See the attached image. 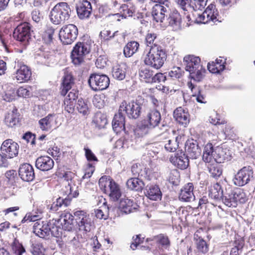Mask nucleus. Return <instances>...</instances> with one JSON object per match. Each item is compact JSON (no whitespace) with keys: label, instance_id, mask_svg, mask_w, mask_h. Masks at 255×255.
<instances>
[{"label":"nucleus","instance_id":"f257e3e1","mask_svg":"<svg viewBox=\"0 0 255 255\" xmlns=\"http://www.w3.org/2000/svg\"><path fill=\"white\" fill-rule=\"evenodd\" d=\"M161 114L156 110H150L144 120V124H141L135 129V132L139 136H143L148 132V129L156 128L159 130L160 133L168 129V126L164 121L161 122Z\"/></svg>","mask_w":255,"mask_h":255},{"label":"nucleus","instance_id":"f03ea898","mask_svg":"<svg viewBox=\"0 0 255 255\" xmlns=\"http://www.w3.org/2000/svg\"><path fill=\"white\" fill-rule=\"evenodd\" d=\"M231 157L230 151L227 148L220 146L214 148L212 143H208L204 147L202 158L207 163L214 161L219 163L230 160Z\"/></svg>","mask_w":255,"mask_h":255},{"label":"nucleus","instance_id":"7ed1b4c3","mask_svg":"<svg viewBox=\"0 0 255 255\" xmlns=\"http://www.w3.org/2000/svg\"><path fill=\"white\" fill-rule=\"evenodd\" d=\"M166 59V54L161 46H151L144 59L145 65L156 69L160 68Z\"/></svg>","mask_w":255,"mask_h":255},{"label":"nucleus","instance_id":"20e7f679","mask_svg":"<svg viewBox=\"0 0 255 255\" xmlns=\"http://www.w3.org/2000/svg\"><path fill=\"white\" fill-rule=\"evenodd\" d=\"M71 14L70 7L67 2H59L50 12V20L54 24L64 23L69 19Z\"/></svg>","mask_w":255,"mask_h":255},{"label":"nucleus","instance_id":"39448f33","mask_svg":"<svg viewBox=\"0 0 255 255\" xmlns=\"http://www.w3.org/2000/svg\"><path fill=\"white\" fill-rule=\"evenodd\" d=\"M248 198L246 193L241 189L233 192L230 187L226 189L224 203L228 207H236L237 202L244 203Z\"/></svg>","mask_w":255,"mask_h":255},{"label":"nucleus","instance_id":"423d86ee","mask_svg":"<svg viewBox=\"0 0 255 255\" xmlns=\"http://www.w3.org/2000/svg\"><path fill=\"white\" fill-rule=\"evenodd\" d=\"M90 46L87 43L78 42L71 52L72 62L75 65H80L84 61L86 55L89 53Z\"/></svg>","mask_w":255,"mask_h":255},{"label":"nucleus","instance_id":"0eeeda50","mask_svg":"<svg viewBox=\"0 0 255 255\" xmlns=\"http://www.w3.org/2000/svg\"><path fill=\"white\" fill-rule=\"evenodd\" d=\"M88 83L93 91H102L109 87L110 79L105 74H92L89 78Z\"/></svg>","mask_w":255,"mask_h":255},{"label":"nucleus","instance_id":"6e6552de","mask_svg":"<svg viewBox=\"0 0 255 255\" xmlns=\"http://www.w3.org/2000/svg\"><path fill=\"white\" fill-rule=\"evenodd\" d=\"M105 183L109 185L108 190L106 194H108L113 201H117L121 196L119 185L113 179L104 176L99 179V187L105 189Z\"/></svg>","mask_w":255,"mask_h":255},{"label":"nucleus","instance_id":"1a4fd4ad","mask_svg":"<svg viewBox=\"0 0 255 255\" xmlns=\"http://www.w3.org/2000/svg\"><path fill=\"white\" fill-rule=\"evenodd\" d=\"M75 217L76 226L79 231L89 232L93 227V222L89 215L84 211H77L74 213Z\"/></svg>","mask_w":255,"mask_h":255},{"label":"nucleus","instance_id":"9d476101","mask_svg":"<svg viewBox=\"0 0 255 255\" xmlns=\"http://www.w3.org/2000/svg\"><path fill=\"white\" fill-rule=\"evenodd\" d=\"M78 28L74 24H68L63 26L59 31V38L64 44H71L77 38Z\"/></svg>","mask_w":255,"mask_h":255},{"label":"nucleus","instance_id":"9b49d317","mask_svg":"<svg viewBox=\"0 0 255 255\" xmlns=\"http://www.w3.org/2000/svg\"><path fill=\"white\" fill-rule=\"evenodd\" d=\"M253 171L251 166H245L241 169L233 179L234 184L238 186L246 185L253 178Z\"/></svg>","mask_w":255,"mask_h":255},{"label":"nucleus","instance_id":"f8f14e48","mask_svg":"<svg viewBox=\"0 0 255 255\" xmlns=\"http://www.w3.org/2000/svg\"><path fill=\"white\" fill-rule=\"evenodd\" d=\"M31 28L29 24L24 22L19 24L14 30L13 37L26 45L30 39Z\"/></svg>","mask_w":255,"mask_h":255},{"label":"nucleus","instance_id":"ddd939ff","mask_svg":"<svg viewBox=\"0 0 255 255\" xmlns=\"http://www.w3.org/2000/svg\"><path fill=\"white\" fill-rule=\"evenodd\" d=\"M120 111L125 112L127 116L130 119H136L141 114V106L136 102L131 101L128 103L124 101L121 104Z\"/></svg>","mask_w":255,"mask_h":255},{"label":"nucleus","instance_id":"4468645a","mask_svg":"<svg viewBox=\"0 0 255 255\" xmlns=\"http://www.w3.org/2000/svg\"><path fill=\"white\" fill-rule=\"evenodd\" d=\"M68 189H67V191H65L67 196L65 198L59 197L57 199L56 202H53L50 208V209L53 211H57L58 208L62 206L67 207L70 205L72 198L76 197L79 195V192L77 190H75L74 192L72 191V187L70 186L69 183H68Z\"/></svg>","mask_w":255,"mask_h":255},{"label":"nucleus","instance_id":"2eb2a0df","mask_svg":"<svg viewBox=\"0 0 255 255\" xmlns=\"http://www.w3.org/2000/svg\"><path fill=\"white\" fill-rule=\"evenodd\" d=\"M19 148V146L17 142L11 139H7L2 143L0 150L8 159H11L18 155Z\"/></svg>","mask_w":255,"mask_h":255},{"label":"nucleus","instance_id":"dca6fc26","mask_svg":"<svg viewBox=\"0 0 255 255\" xmlns=\"http://www.w3.org/2000/svg\"><path fill=\"white\" fill-rule=\"evenodd\" d=\"M170 5L166 4H155L152 8L151 14L153 19L157 22H163L165 18L170 12Z\"/></svg>","mask_w":255,"mask_h":255},{"label":"nucleus","instance_id":"f3484780","mask_svg":"<svg viewBox=\"0 0 255 255\" xmlns=\"http://www.w3.org/2000/svg\"><path fill=\"white\" fill-rule=\"evenodd\" d=\"M74 217L69 212L62 213L60 218L57 221L55 220L54 224L57 222L60 224L64 230L72 231L75 228Z\"/></svg>","mask_w":255,"mask_h":255},{"label":"nucleus","instance_id":"a211bd4d","mask_svg":"<svg viewBox=\"0 0 255 255\" xmlns=\"http://www.w3.org/2000/svg\"><path fill=\"white\" fill-rule=\"evenodd\" d=\"M186 155L190 158L196 159L201 154V149L196 140H188L185 145Z\"/></svg>","mask_w":255,"mask_h":255},{"label":"nucleus","instance_id":"6ab92c4d","mask_svg":"<svg viewBox=\"0 0 255 255\" xmlns=\"http://www.w3.org/2000/svg\"><path fill=\"white\" fill-rule=\"evenodd\" d=\"M18 174L22 180L26 182L32 181L35 177L34 169L28 163H23L20 165Z\"/></svg>","mask_w":255,"mask_h":255},{"label":"nucleus","instance_id":"aec40b11","mask_svg":"<svg viewBox=\"0 0 255 255\" xmlns=\"http://www.w3.org/2000/svg\"><path fill=\"white\" fill-rule=\"evenodd\" d=\"M31 77V70L25 65L20 66L12 76L13 79H15L19 83L27 82L30 80Z\"/></svg>","mask_w":255,"mask_h":255},{"label":"nucleus","instance_id":"412c9836","mask_svg":"<svg viewBox=\"0 0 255 255\" xmlns=\"http://www.w3.org/2000/svg\"><path fill=\"white\" fill-rule=\"evenodd\" d=\"M171 162L181 169H186L189 164V157L185 153L181 152L175 154L170 158Z\"/></svg>","mask_w":255,"mask_h":255},{"label":"nucleus","instance_id":"4be33fe9","mask_svg":"<svg viewBox=\"0 0 255 255\" xmlns=\"http://www.w3.org/2000/svg\"><path fill=\"white\" fill-rule=\"evenodd\" d=\"M33 227V233L39 237L41 238L50 237L49 224L44 223L43 221H38L34 224Z\"/></svg>","mask_w":255,"mask_h":255},{"label":"nucleus","instance_id":"5701e85b","mask_svg":"<svg viewBox=\"0 0 255 255\" xmlns=\"http://www.w3.org/2000/svg\"><path fill=\"white\" fill-rule=\"evenodd\" d=\"M144 194L149 199L153 201L160 200L162 198L160 189L156 184L146 185L144 189Z\"/></svg>","mask_w":255,"mask_h":255},{"label":"nucleus","instance_id":"b1692460","mask_svg":"<svg viewBox=\"0 0 255 255\" xmlns=\"http://www.w3.org/2000/svg\"><path fill=\"white\" fill-rule=\"evenodd\" d=\"M173 116L175 120L184 127H186L189 123V114L186 109L181 107L177 108L174 111Z\"/></svg>","mask_w":255,"mask_h":255},{"label":"nucleus","instance_id":"393cba45","mask_svg":"<svg viewBox=\"0 0 255 255\" xmlns=\"http://www.w3.org/2000/svg\"><path fill=\"white\" fill-rule=\"evenodd\" d=\"M53 166L54 161L48 156L39 157L35 161L36 167L41 171H49L53 167Z\"/></svg>","mask_w":255,"mask_h":255},{"label":"nucleus","instance_id":"a878e982","mask_svg":"<svg viewBox=\"0 0 255 255\" xmlns=\"http://www.w3.org/2000/svg\"><path fill=\"white\" fill-rule=\"evenodd\" d=\"M76 10L78 17L81 19L89 18L91 14L92 5L90 2L84 0L77 5Z\"/></svg>","mask_w":255,"mask_h":255},{"label":"nucleus","instance_id":"bb28decb","mask_svg":"<svg viewBox=\"0 0 255 255\" xmlns=\"http://www.w3.org/2000/svg\"><path fill=\"white\" fill-rule=\"evenodd\" d=\"M194 186L192 183H188L185 185L181 190L179 199L184 202H191L195 199L193 194Z\"/></svg>","mask_w":255,"mask_h":255},{"label":"nucleus","instance_id":"cd10ccee","mask_svg":"<svg viewBox=\"0 0 255 255\" xmlns=\"http://www.w3.org/2000/svg\"><path fill=\"white\" fill-rule=\"evenodd\" d=\"M125 118L123 112L119 110L118 113L115 114L112 121V126L114 130L116 132H120L125 129Z\"/></svg>","mask_w":255,"mask_h":255},{"label":"nucleus","instance_id":"c85d7f7f","mask_svg":"<svg viewBox=\"0 0 255 255\" xmlns=\"http://www.w3.org/2000/svg\"><path fill=\"white\" fill-rule=\"evenodd\" d=\"M56 119L54 115L49 114L39 121L40 128L42 130H49L53 127L56 126Z\"/></svg>","mask_w":255,"mask_h":255},{"label":"nucleus","instance_id":"c756f323","mask_svg":"<svg viewBox=\"0 0 255 255\" xmlns=\"http://www.w3.org/2000/svg\"><path fill=\"white\" fill-rule=\"evenodd\" d=\"M183 63L185 66L186 71L188 72L193 71L198 66L201 65L200 58L193 55H187L184 57Z\"/></svg>","mask_w":255,"mask_h":255},{"label":"nucleus","instance_id":"7c9ffc66","mask_svg":"<svg viewBox=\"0 0 255 255\" xmlns=\"http://www.w3.org/2000/svg\"><path fill=\"white\" fill-rule=\"evenodd\" d=\"M166 17V23L169 25L173 27L180 26L181 22V17L176 9L171 10L170 8V12H168L167 17Z\"/></svg>","mask_w":255,"mask_h":255},{"label":"nucleus","instance_id":"2f4dec72","mask_svg":"<svg viewBox=\"0 0 255 255\" xmlns=\"http://www.w3.org/2000/svg\"><path fill=\"white\" fill-rule=\"evenodd\" d=\"M225 192L224 193L223 190L221 185L217 183L211 187L209 191V195L211 198L216 200H222L224 203V198H225Z\"/></svg>","mask_w":255,"mask_h":255},{"label":"nucleus","instance_id":"473e14b6","mask_svg":"<svg viewBox=\"0 0 255 255\" xmlns=\"http://www.w3.org/2000/svg\"><path fill=\"white\" fill-rule=\"evenodd\" d=\"M137 206V205L133 203L132 200L128 198L122 199L120 201L119 205L121 211L126 214L135 211Z\"/></svg>","mask_w":255,"mask_h":255},{"label":"nucleus","instance_id":"72a5a7b5","mask_svg":"<svg viewBox=\"0 0 255 255\" xmlns=\"http://www.w3.org/2000/svg\"><path fill=\"white\" fill-rule=\"evenodd\" d=\"M194 241L196 247V251L197 253L205 254L209 251V246L206 241L202 237H199L197 234L194 235Z\"/></svg>","mask_w":255,"mask_h":255},{"label":"nucleus","instance_id":"f704fd0d","mask_svg":"<svg viewBox=\"0 0 255 255\" xmlns=\"http://www.w3.org/2000/svg\"><path fill=\"white\" fill-rule=\"evenodd\" d=\"M226 62L223 61L221 57L217 59L215 61L208 64V70L212 73H219L223 71L225 68Z\"/></svg>","mask_w":255,"mask_h":255},{"label":"nucleus","instance_id":"c9c22d12","mask_svg":"<svg viewBox=\"0 0 255 255\" xmlns=\"http://www.w3.org/2000/svg\"><path fill=\"white\" fill-rule=\"evenodd\" d=\"M154 241L162 248L167 249L170 247V243L168 237L164 234H160L152 237L146 239V242Z\"/></svg>","mask_w":255,"mask_h":255},{"label":"nucleus","instance_id":"e433bc0d","mask_svg":"<svg viewBox=\"0 0 255 255\" xmlns=\"http://www.w3.org/2000/svg\"><path fill=\"white\" fill-rule=\"evenodd\" d=\"M127 66L125 63L115 66L113 68V77L118 80H123L125 78Z\"/></svg>","mask_w":255,"mask_h":255},{"label":"nucleus","instance_id":"4c0bfd02","mask_svg":"<svg viewBox=\"0 0 255 255\" xmlns=\"http://www.w3.org/2000/svg\"><path fill=\"white\" fill-rule=\"evenodd\" d=\"M144 185L142 180L138 178H130L127 182V186L128 189L137 192H141Z\"/></svg>","mask_w":255,"mask_h":255},{"label":"nucleus","instance_id":"58836bf2","mask_svg":"<svg viewBox=\"0 0 255 255\" xmlns=\"http://www.w3.org/2000/svg\"><path fill=\"white\" fill-rule=\"evenodd\" d=\"M139 44L135 41H131L125 45L124 48V54L126 57H130L136 53L139 49Z\"/></svg>","mask_w":255,"mask_h":255},{"label":"nucleus","instance_id":"ea45409f","mask_svg":"<svg viewBox=\"0 0 255 255\" xmlns=\"http://www.w3.org/2000/svg\"><path fill=\"white\" fill-rule=\"evenodd\" d=\"M17 112V109H13L5 115L4 122L8 127H13L18 123V118Z\"/></svg>","mask_w":255,"mask_h":255},{"label":"nucleus","instance_id":"a19ab883","mask_svg":"<svg viewBox=\"0 0 255 255\" xmlns=\"http://www.w3.org/2000/svg\"><path fill=\"white\" fill-rule=\"evenodd\" d=\"M190 77L193 80L196 82H200L204 77L205 69L203 68L202 65L198 66L193 71L189 72Z\"/></svg>","mask_w":255,"mask_h":255},{"label":"nucleus","instance_id":"79ce46f5","mask_svg":"<svg viewBox=\"0 0 255 255\" xmlns=\"http://www.w3.org/2000/svg\"><path fill=\"white\" fill-rule=\"evenodd\" d=\"M139 76L141 80L147 83H153L154 76L153 71L147 68H142L139 71Z\"/></svg>","mask_w":255,"mask_h":255},{"label":"nucleus","instance_id":"37998d69","mask_svg":"<svg viewBox=\"0 0 255 255\" xmlns=\"http://www.w3.org/2000/svg\"><path fill=\"white\" fill-rule=\"evenodd\" d=\"M219 163L214 162L208 165V169L210 175L213 178L217 179L222 174V169Z\"/></svg>","mask_w":255,"mask_h":255},{"label":"nucleus","instance_id":"c03bdc74","mask_svg":"<svg viewBox=\"0 0 255 255\" xmlns=\"http://www.w3.org/2000/svg\"><path fill=\"white\" fill-rule=\"evenodd\" d=\"M205 14L208 15L210 21L215 22L219 21L217 18L218 11L216 7V5L213 3L209 4L205 10Z\"/></svg>","mask_w":255,"mask_h":255},{"label":"nucleus","instance_id":"a18cd8bd","mask_svg":"<svg viewBox=\"0 0 255 255\" xmlns=\"http://www.w3.org/2000/svg\"><path fill=\"white\" fill-rule=\"evenodd\" d=\"M111 208L107 205L106 202H104L100 209L95 210L96 217L100 219L106 220L108 217Z\"/></svg>","mask_w":255,"mask_h":255},{"label":"nucleus","instance_id":"49530a36","mask_svg":"<svg viewBox=\"0 0 255 255\" xmlns=\"http://www.w3.org/2000/svg\"><path fill=\"white\" fill-rule=\"evenodd\" d=\"M208 0H190L191 13L202 11L207 4Z\"/></svg>","mask_w":255,"mask_h":255},{"label":"nucleus","instance_id":"de8ad7c7","mask_svg":"<svg viewBox=\"0 0 255 255\" xmlns=\"http://www.w3.org/2000/svg\"><path fill=\"white\" fill-rule=\"evenodd\" d=\"M120 12L122 13V16L126 18L127 16H132L135 12V7L133 5L123 4L120 9Z\"/></svg>","mask_w":255,"mask_h":255},{"label":"nucleus","instance_id":"09e8293b","mask_svg":"<svg viewBox=\"0 0 255 255\" xmlns=\"http://www.w3.org/2000/svg\"><path fill=\"white\" fill-rule=\"evenodd\" d=\"M54 31L55 29L52 27H47L42 35L43 40L45 43L50 44L52 42Z\"/></svg>","mask_w":255,"mask_h":255},{"label":"nucleus","instance_id":"8fccbe9b","mask_svg":"<svg viewBox=\"0 0 255 255\" xmlns=\"http://www.w3.org/2000/svg\"><path fill=\"white\" fill-rule=\"evenodd\" d=\"M11 248L13 252L16 255H22L25 252L24 248L16 239H14L11 244Z\"/></svg>","mask_w":255,"mask_h":255},{"label":"nucleus","instance_id":"3c124183","mask_svg":"<svg viewBox=\"0 0 255 255\" xmlns=\"http://www.w3.org/2000/svg\"><path fill=\"white\" fill-rule=\"evenodd\" d=\"M76 108L78 112L83 115H87L89 113L88 105L82 99L78 100Z\"/></svg>","mask_w":255,"mask_h":255},{"label":"nucleus","instance_id":"603ef678","mask_svg":"<svg viewBox=\"0 0 255 255\" xmlns=\"http://www.w3.org/2000/svg\"><path fill=\"white\" fill-rule=\"evenodd\" d=\"M192 15L196 17L197 23H206L210 21L208 17V15L205 14V11L202 13L198 11L194 12L192 13Z\"/></svg>","mask_w":255,"mask_h":255},{"label":"nucleus","instance_id":"864d4df0","mask_svg":"<svg viewBox=\"0 0 255 255\" xmlns=\"http://www.w3.org/2000/svg\"><path fill=\"white\" fill-rule=\"evenodd\" d=\"M74 84V79L72 75L70 73L64 72V75L63 78L62 85L67 88H71Z\"/></svg>","mask_w":255,"mask_h":255},{"label":"nucleus","instance_id":"5fc2aeb1","mask_svg":"<svg viewBox=\"0 0 255 255\" xmlns=\"http://www.w3.org/2000/svg\"><path fill=\"white\" fill-rule=\"evenodd\" d=\"M145 41L148 46H159L157 44V35L155 33H148L145 37Z\"/></svg>","mask_w":255,"mask_h":255},{"label":"nucleus","instance_id":"6e6d98bb","mask_svg":"<svg viewBox=\"0 0 255 255\" xmlns=\"http://www.w3.org/2000/svg\"><path fill=\"white\" fill-rule=\"evenodd\" d=\"M51 224H49V229L50 230V236L56 238L60 237L62 234V231L64 230L63 228L60 227L59 226L55 225L51 226Z\"/></svg>","mask_w":255,"mask_h":255},{"label":"nucleus","instance_id":"4d7b16f0","mask_svg":"<svg viewBox=\"0 0 255 255\" xmlns=\"http://www.w3.org/2000/svg\"><path fill=\"white\" fill-rule=\"evenodd\" d=\"M176 3L184 11L191 13V6L190 0H175Z\"/></svg>","mask_w":255,"mask_h":255},{"label":"nucleus","instance_id":"13d9d810","mask_svg":"<svg viewBox=\"0 0 255 255\" xmlns=\"http://www.w3.org/2000/svg\"><path fill=\"white\" fill-rule=\"evenodd\" d=\"M178 146L176 139H169L164 145L165 149L169 152L175 151Z\"/></svg>","mask_w":255,"mask_h":255},{"label":"nucleus","instance_id":"bf43d9fd","mask_svg":"<svg viewBox=\"0 0 255 255\" xmlns=\"http://www.w3.org/2000/svg\"><path fill=\"white\" fill-rule=\"evenodd\" d=\"M45 249L42 245L39 244H33L31 252L33 255H44Z\"/></svg>","mask_w":255,"mask_h":255},{"label":"nucleus","instance_id":"052dcab7","mask_svg":"<svg viewBox=\"0 0 255 255\" xmlns=\"http://www.w3.org/2000/svg\"><path fill=\"white\" fill-rule=\"evenodd\" d=\"M179 174L176 170H172L169 174L168 180L170 183L174 185H178L179 182Z\"/></svg>","mask_w":255,"mask_h":255},{"label":"nucleus","instance_id":"680f3d73","mask_svg":"<svg viewBox=\"0 0 255 255\" xmlns=\"http://www.w3.org/2000/svg\"><path fill=\"white\" fill-rule=\"evenodd\" d=\"M170 80V79L168 78L167 73H158L155 74L153 76V83L156 82H165L166 81Z\"/></svg>","mask_w":255,"mask_h":255},{"label":"nucleus","instance_id":"e2e57ef3","mask_svg":"<svg viewBox=\"0 0 255 255\" xmlns=\"http://www.w3.org/2000/svg\"><path fill=\"white\" fill-rule=\"evenodd\" d=\"M40 217L39 215H33L31 213L26 214L25 217L23 218L21 221L22 223H24L27 221L29 222H38L40 221L39 219Z\"/></svg>","mask_w":255,"mask_h":255},{"label":"nucleus","instance_id":"0e129e2a","mask_svg":"<svg viewBox=\"0 0 255 255\" xmlns=\"http://www.w3.org/2000/svg\"><path fill=\"white\" fill-rule=\"evenodd\" d=\"M17 95L18 97H23L25 98H28L31 95V92L27 88L21 87L17 90Z\"/></svg>","mask_w":255,"mask_h":255},{"label":"nucleus","instance_id":"69168bd1","mask_svg":"<svg viewBox=\"0 0 255 255\" xmlns=\"http://www.w3.org/2000/svg\"><path fill=\"white\" fill-rule=\"evenodd\" d=\"M75 102L68 100L64 101V107L66 111L69 113H73L74 111Z\"/></svg>","mask_w":255,"mask_h":255},{"label":"nucleus","instance_id":"338daca9","mask_svg":"<svg viewBox=\"0 0 255 255\" xmlns=\"http://www.w3.org/2000/svg\"><path fill=\"white\" fill-rule=\"evenodd\" d=\"M32 20L37 23H41L42 16L40 11L37 9L33 10L31 12Z\"/></svg>","mask_w":255,"mask_h":255},{"label":"nucleus","instance_id":"774afa93","mask_svg":"<svg viewBox=\"0 0 255 255\" xmlns=\"http://www.w3.org/2000/svg\"><path fill=\"white\" fill-rule=\"evenodd\" d=\"M85 156L88 161H98V159L91 149L85 147Z\"/></svg>","mask_w":255,"mask_h":255}]
</instances>
